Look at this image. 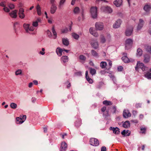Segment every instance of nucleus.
Here are the masks:
<instances>
[{"label": "nucleus", "mask_w": 151, "mask_h": 151, "mask_svg": "<svg viewBox=\"0 0 151 151\" xmlns=\"http://www.w3.org/2000/svg\"><path fill=\"white\" fill-rule=\"evenodd\" d=\"M68 31V29L65 28V29H62L61 30L62 33H67Z\"/></svg>", "instance_id": "nucleus-49"}, {"label": "nucleus", "mask_w": 151, "mask_h": 151, "mask_svg": "<svg viewBox=\"0 0 151 151\" xmlns=\"http://www.w3.org/2000/svg\"><path fill=\"white\" fill-rule=\"evenodd\" d=\"M93 36L96 37H97L99 36V35L97 32H94L92 34Z\"/></svg>", "instance_id": "nucleus-55"}, {"label": "nucleus", "mask_w": 151, "mask_h": 151, "mask_svg": "<svg viewBox=\"0 0 151 151\" xmlns=\"http://www.w3.org/2000/svg\"><path fill=\"white\" fill-rule=\"evenodd\" d=\"M72 35L73 37L76 40H78L79 37L78 35L75 33H72Z\"/></svg>", "instance_id": "nucleus-34"}, {"label": "nucleus", "mask_w": 151, "mask_h": 151, "mask_svg": "<svg viewBox=\"0 0 151 151\" xmlns=\"http://www.w3.org/2000/svg\"><path fill=\"white\" fill-rule=\"evenodd\" d=\"M101 151H106V147L105 146H103L101 148Z\"/></svg>", "instance_id": "nucleus-59"}, {"label": "nucleus", "mask_w": 151, "mask_h": 151, "mask_svg": "<svg viewBox=\"0 0 151 151\" xmlns=\"http://www.w3.org/2000/svg\"><path fill=\"white\" fill-rule=\"evenodd\" d=\"M24 12V10L23 8H21L19 9L18 14L19 17L21 19H23L25 17V15Z\"/></svg>", "instance_id": "nucleus-12"}, {"label": "nucleus", "mask_w": 151, "mask_h": 151, "mask_svg": "<svg viewBox=\"0 0 151 151\" xmlns=\"http://www.w3.org/2000/svg\"><path fill=\"white\" fill-rule=\"evenodd\" d=\"M130 134V132L128 130L126 131L125 130H124L121 132V134L122 135H126V136H129Z\"/></svg>", "instance_id": "nucleus-26"}, {"label": "nucleus", "mask_w": 151, "mask_h": 151, "mask_svg": "<svg viewBox=\"0 0 151 151\" xmlns=\"http://www.w3.org/2000/svg\"><path fill=\"white\" fill-rule=\"evenodd\" d=\"M47 34L48 36L49 37H51L52 36V35L51 32L48 30H47Z\"/></svg>", "instance_id": "nucleus-50"}, {"label": "nucleus", "mask_w": 151, "mask_h": 151, "mask_svg": "<svg viewBox=\"0 0 151 151\" xmlns=\"http://www.w3.org/2000/svg\"><path fill=\"white\" fill-rule=\"evenodd\" d=\"M29 24H23V27L25 29L27 32H29Z\"/></svg>", "instance_id": "nucleus-28"}, {"label": "nucleus", "mask_w": 151, "mask_h": 151, "mask_svg": "<svg viewBox=\"0 0 151 151\" xmlns=\"http://www.w3.org/2000/svg\"><path fill=\"white\" fill-rule=\"evenodd\" d=\"M91 55L93 57L97 58L99 56L98 53L95 50H92L91 51Z\"/></svg>", "instance_id": "nucleus-24"}, {"label": "nucleus", "mask_w": 151, "mask_h": 151, "mask_svg": "<svg viewBox=\"0 0 151 151\" xmlns=\"http://www.w3.org/2000/svg\"><path fill=\"white\" fill-rule=\"evenodd\" d=\"M55 0H50V4H51V5H56L55 3Z\"/></svg>", "instance_id": "nucleus-54"}, {"label": "nucleus", "mask_w": 151, "mask_h": 151, "mask_svg": "<svg viewBox=\"0 0 151 151\" xmlns=\"http://www.w3.org/2000/svg\"><path fill=\"white\" fill-rule=\"evenodd\" d=\"M106 106H103L101 109V111L102 112H104L106 110Z\"/></svg>", "instance_id": "nucleus-60"}, {"label": "nucleus", "mask_w": 151, "mask_h": 151, "mask_svg": "<svg viewBox=\"0 0 151 151\" xmlns=\"http://www.w3.org/2000/svg\"><path fill=\"white\" fill-rule=\"evenodd\" d=\"M87 80L90 83H93V81L92 79L90 78L89 77L86 78Z\"/></svg>", "instance_id": "nucleus-42"}, {"label": "nucleus", "mask_w": 151, "mask_h": 151, "mask_svg": "<svg viewBox=\"0 0 151 151\" xmlns=\"http://www.w3.org/2000/svg\"><path fill=\"white\" fill-rule=\"evenodd\" d=\"M10 106L12 109H15L17 107V105L15 103H12L10 104Z\"/></svg>", "instance_id": "nucleus-35"}, {"label": "nucleus", "mask_w": 151, "mask_h": 151, "mask_svg": "<svg viewBox=\"0 0 151 151\" xmlns=\"http://www.w3.org/2000/svg\"><path fill=\"white\" fill-rule=\"evenodd\" d=\"M33 83L35 85H37L38 84V81L37 80H34L33 81Z\"/></svg>", "instance_id": "nucleus-64"}, {"label": "nucleus", "mask_w": 151, "mask_h": 151, "mask_svg": "<svg viewBox=\"0 0 151 151\" xmlns=\"http://www.w3.org/2000/svg\"><path fill=\"white\" fill-rule=\"evenodd\" d=\"M150 56L147 54H145L144 56V62L145 63H147L150 60Z\"/></svg>", "instance_id": "nucleus-16"}, {"label": "nucleus", "mask_w": 151, "mask_h": 151, "mask_svg": "<svg viewBox=\"0 0 151 151\" xmlns=\"http://www.w3.org/2000/svg\"><path fill=\"white\" fill-rule=\"evenodd\" d=\"M123 127L125 128H127L130 127V123L129 121H126L123 124Z\"/></svg>", "instance_id": "nucleus-25"}, {"label": "nucleus", "mask_w": 151, "mask_h": 151, "mask_svg": "<svg viewBox=\"0 0 151 151\" xmlns=\"http://www.w3.org/2000/svg\"><path fill=\"white\" fill-rule=\"evenodd\" d=\"M90 142L91 145L94 146H98L99 145V142L98 140L95 138H91Z\"/></svg>", "instance_id": "nucleus-5"}, {"label": "nucleus", "mask_w": 151, "mask_h": 151, "mask_svg": "<svg viewBox=\"0 0 151 151\" xmlns=\"http://www.w3.org/2000/svg\"><path fill=\"white\" fill-rule=\"evenodd\" d=\"M20 117L21 118V119H22V120H23L24 122L25 120L26 119V116L25 115H23L22 116H20Z\"/></svg>", "instance_id": "nucleus-51"}, {"label": "nucleus", "mask_w": 151, "mask_h": 151, "mask_svg": "<svg viewBox=\"0 0 151 151\" xmlns=\"http://www.w3.org/2000/svg\"><path fill=\"white\" fill-rule=\"evenodd\" d=\"M133 44V40L130 38L126 40L125 41V49L127 50L131 49Z\"/></svg>", "instance_id": "nucleus-2"}, {"label": "nucleus", "mask_w": 151, "mask_h": 151, "mask_svg": "<svg viewBox=\"0 0 151 151\" xmlns=\"http://www.w3.org/2000/svg\"><path fill=\"white\" fill-rule=\"evenodd\" d=\"M38 23L37 22H33L32 24V25L33 26L36 27L38 26Z\"/></svg>", "instance_id": "nucleus-56"}, {"label": "nucleus", "mask_w": 151, "mask_h": 151, "mask_svg": "<svg viewBox=\"0 0 151 151\" xmlns=\"http://www.w3.org/2000/svg\"><path fill=\"white\" fill-rule=\"evenodd\" d=\"M34 28L33 27H29V32L28 33H29V31H32L34 30Z\"/></svg>", "instance_id": "nucleus-58"}, {"label": "nucleus", "mask_w": 151, "mask_h": 151, "mask_svg": "<svg viewBox=\"0 0 151 151\" xmlns=\"http://www.w3.org/2000/svg\"><path fill=\"white\" fill-rule=\"evenodd\" d=\"M90 73L92 75L95 74L96 73V70L94 68H90Z\"/></svg>", "instance_id": "nucleus-40"}, {"label": "nucleus", "mask_w": 151, "mask_h": 151, "mask_svg": "<svg viewBox=\"0 0 151 151\" xmlns=\"http://www.w3.org/2000/svg\"><path fill=\"white\" fill-rule=\"evenodd\" d=\"M1 6L4 7V8L6 6V2L5 1H2L0 3Z\"/></svg>", "instance_id": "nucleus-44"}, {"label": "nucleus", "mask_w": 151, "mask_h": 151, "mask_svg": "<svg viewBox=\"0 0 151 151\" xmlns=\"http://www.w3.org/2000/svg\"><path fill=\"white\" fill-rule=\"evenodd\" d=\"M62 43L63 45L67 46L69 45V42L68 39L67 38H62Z\"/></svg>", "instance_id": "nucleus-19"}, {"label": "nucleus", "mask_w": 151, "mask_h": 151, "mask_svg": "<svg viewBox=\"0 0 151 151\" xmlns=\"http://www.w3.org/2000/svg\"><path fill=\"white\" fill-rule=\"evenodd\" d=\"M52 31L54 35L53 38L54 39H55L57 37V34L55 29V28L54 27H53L52 28Z\"/></svg>", "instance_id": "nucleus-31"}, {"label": "nucleus", "mask_w": 151, "mask_h": 151, "mask_svg": "<svg viewBox=\"0 0 151 151\" xmlns=\"http://www.w3.org/2000/svg\"><path fill=\"white\" fill-rule=\"evenodd\" d=\"M143 9L146 12H149L151 9V5L150 4H147L144 6Z\"/></svg>", "instance_id": "nucleus-17"}, {"label": "nucleus", "mask_w": 151, "mask_h": 151, "mask_svg": "<svg viewBox=\"0 0 151 151\" xmlns=\"http://www.w3.org/2000/svg\"><path fill=\"white\" fill-rule=\"evenodd\" d=\"M65 0H60L58 6L59 9H61L62 7V6L64 3L65 2Z\"/></svg>", "instance_id": "nucleus-39"}, {"label": "nucleus", "mask_w": 151, "mask_h": 151, "mask_svg": "<svg viewBox=\"0 0 151 151\" xmlns=\"http://www.w3.org/2000/svg\"><path fill=\"white\" fill-rule=\"evenodd\" d=\"M133 31V28L132 26L130 27L127 28L125 32L126 35L127 36H129L131 35Z\"/></svg>", "instance_id": "nucleus-9"}, {"label": "nucleus", "mask_w": 151, "mask_h": 151, "mask_svg": "<svg viewBox=\"0 0 151 151\" xmlns=\"http://www.w3.org/2000/svg\"><path fill=\"white\" fill-rule=\"evenodd\" d=\"M22 73V71L21 70H18L16 72L15 74L17 75L20 74Z\"/></svg>", "instance_id": "nucleus-52"}, {"label": "nucleus", "mask_w": 151, "mask_h": 151, "mask_svg": "<svg viewBox=\"0 0 151 151\" xmlns=\"http://www.w3.org/2000/svg\"><path fill=\"white\" fill-rule=\"evenodd\" d=\"M146 129L145 128H140V130L141 131V133H145L146 132Z\"/></svg>", "instance_id": "nucleus-45"}, {"label": "nucleus", "mask_w": 151, "mask_h": 151, "mask_svg": "<svg viewBox=\"0 0 151 151\" xmlns=\"http://www.w3.org/2000/svg\"><path fill=\"white\" fill-rule=\"evenodd\" d=\"M142 54V51L140 48H138L137 50V56H140Z\"/></svg>", "instance_id": "nucleus-33"}, {"label": "nucleus", "mask_w": 151, "mask_h": 151, "mask_svg": "<svg viewBox=\"0 0 151 151\" xmlns=\"http://www.w3.org/2000/svg\"><path fill=\"white\" fill-rule=\"evenodd\" d=\"M95 26L96 30H102L104 28L103 24L100 22H96Z\"/></svg>", "instance_id": "nucleus-4"}, {"label": "nucleus", "mask_w": 151, "mask_h": 151, "mask_svg": "<svg viewBox=\"0 0 151 151\" xmlns=\"http://www.w3.org/2000/svg\"><path fill=\"white\" fill-rule=\"evenodd\" d=\"M37 12L38 14L39 15H40L41 14V8L39 5H37Z\"/></svg>", "instance_id": "nucleus-32"}, {"label": "nucleus", "mask_w": 151, "mask_h": 151, "mask_svg": "<svg viewBox=\"0 0 151 151\" xmlns=\"http://www.w3.org/2000/svg\"><path fill=\"white\" fill-rule=\"evenodd\" d=\"M6 12H9L10 11L9 9L6 6L5 7H4L3 9Z\"/></svg>", "instance_id": "nucleus-48"}, {"label": "nucleus", "mask_w": 151, "mask_h": 151, "mask_svg": "<svg viewBox=\"0 0 151 151\" xmlns=\"http://www.w3.org/2000/svg\"><path fill=\"white\" fill-rule=\"evenodd\" d=\"M67 147V144L65 142H63L61 144L60 151H65Z\"/></svg>", "instance_id": "nucleus-13"}, {"label": "nucleus", "mask_w": 151, "mask_h": 151, "mask_svg": "<svg viewBox=\"0 0 151 151\" xmlns=\"http://www.w3.org/2000/svg\"><path fill=\"white\" fill-rule=\"evenodd\" d=\"M127 53H124L123 54V56L122 58V60L125 63H128L129 62V60L127 57Z\"/></svg>", "instance_id": "nucleus-14"}, {"label": "nucleus", "mask_w": 151, "mask_h": 151, "mask_svg": "<svg viewBox=\"0 0 151 151\" xmlns=\"http://www.w3.org/2000/svg\"><path fill=\"white\" fill-rule=\"evenodd\" d=\"M107 63L105 62L102 61L100 63V66L102 68H106Z\"/></svg>", "instance_id": "nucleus-30"}, {"label": "nucleus", "mask_w": 151, "mask_h": 151, "mask_svg": "<svg viewBox=\"0 0 151 151\" xmlns=\"http://www.w3.org/2000/svg\"><path fill=\"white\" fill-rule=\"evenodd\" d=\"M80 11V9L78 7H76L73 10V12L75 14H78L79 13Z\"/></svg>", "instance_id": "nucleus-37"}, {"label": "nucleus", "mask_w": 151, "mask_h": 151, "mask_svg": "<svg viewBox=\"0 0 151 151\" xmlns=\"http://www.w3.org/2000/svg\"><path fill=\"white\" fill-rule=\"evenodd\" d=\"M21 118L17 117L16 118V120L17 121H18L19 122V124H21L24 122V121L22 120Z\"/></svg>", "instance_id": "nucleus-41"}, {"label": "nucleus", "mask_w": 151, "mask_h": 151, "mask_svg": "<svg viewBox=\"0 0 151 151\" xmlns=\"http://www.w3.org/2000/svg\"><path fill=\"white\" fill-rule=\"evenodd\" d=\"M61 60L64 63L68 62V58L67 56H63L61 58Z\"/></svg>", "instance_id": "nucleus-23"}, {"label": "nucleus", "mask_w": 151, "mask_h": 151, "mask_svg": "<svg viewBox=\"0 0 151 151\" xmlns=\"http://www.w3.org/2000/svg\"><path fill=\"white\" fill-rule=\"evenodd\" d=\"M103 85V83L102 82H100L97 85V88H100Z\"/></svg>", "instance_id": "nucleus-46"}, {"label": "nucleus", "mask_w": 151, "mask_h": 151, "mask_svg": "<svg viewBox=\"0 0 151 151\" xmlns=\"http://www.w3.org/2000/svg\"><path fill=\"white\" fill-rule=\"evenodd\" d=\"M144 24V20L142 19H140L139 20V23L137 27V30L139 31L143 27Z\"/></svg>", "instance_id": "nucleus-7"}, {"label": "nucleus", "mask_w": 151, "mask_h": 151, "mask_svg": "<svg viewBox=\"0 0 151 151\" xmlns=\"http://www.w3.org/2000/svg\"><path fill=\"white\" fill-rule=\"evenodd\" d=\"M101 42L102 43H104L106 42V39L102 35L100 36Z\"/></svg>", "instance_id": "nucleus-38"}, {"label": "nucleus", "mask_w": 151, "mask_h": 151, "mask_svg": "<svg viewBox=\"0 0 151 151\" xmlns=\"http://www.w3.org/2000/svg\"><path fill=\"white\" fill-rule=\"evenodd\" d=\"M57 7L56 5H51L50 7V13L52 14H54L56 11Z\"/></svg>", "instance_id": "nucleus-21"}, {"label": "nucleus", "mask_w": 151, "mask_h": 151, "mask_svg": "<svg viewBox=\"0 0 151 151\" xmlns=\"http://www.w3.org/2000/svg\"><path fill=\"white\" fill-rule=\"evenodd\" d=\"M101 10L104 12H108L109 13H111L112 11V9L109 6H104L101 8Z\"/></svg>", "instance_id": "nucleus-6"}, {"label": "nucleus", "mask_w": 151, "mask_h": 151, "mask_svg": "<svg viewBox=\"0 0 151 151\" xmlns=\"http://www.w3.org/2000/svg\"><path fill=\"white\" fill-rule=\"evenodd\" d=\"M117 69L119 71H121L123 69V67L122 66H120L118 67Z\"/></svg>", "instance_id": "nucleus-61"}, {"label": "nucleus", "mask_w": 151, "mask_h": 151, "mask_svg": "<svg viewBox=\"0 0 151 151\" xmlns=\"http://www.w3.org/2000/svg\"><path fill=\"white\" fill-rule=\"evenodd\" d=\"M18 11L17 10H15L12 11L11 12L9 13L10 16L14 18H16L17 17V13Z\"/></svg>", "instance_id": "nucleus-10"}, {"label": "nucleus", "mask_w": 151, "mask_h": 151, "mask_svg": "<svg viewBox=\"0 0 151 151\" xmlns=\"http://www.w3.org/2000/svg\"><path fill=\"white\" fill-rule=\"evenodd\" d=\"M63 51V49L60 48L58 47L56 50V52L58 55H59L60 56L62 55V52Z\"/></svg>", "instance_id": "nucleus-27"}, {"label": "nucleus", "mask_w": 151, "mask_h": 151, "mask_svg": "<svg viewBox=\"0 0 151 151\" xmlns=\"http://www.w3.org/2000/svg\"><path fill=\"white\" fill-rule=\"evenodd\" d=\"M103 103L105 105H111L113 103L111 101L105 100L103 101Z\"/></svg>", "instance_id": "nucleus-29"}, {"label": "nucleus", "mask_w": 151, "mask_h": 151, "mask_svg": "<svg viewBox=\"0 0 151 151\" xmlns=\"http://www.w3.org/2000/svg\"><path fill=\"white\" fill-rule=\"evenodd\" d=\"M89 32L92 35L95 31L93 30V28L91 27L89 29Z\"/></svg>", "instance_id": "nucleus-53"}, {"label": "nucleus", "mask_w": 151, "mask_h": 151, "mask_svg": "<svg viewBox=\"0 0 151 151\" xmlns=\"http://www.w3.org/2000/svg\"><path fill=\"white\" fill-rule=\"evenodd\" d=\"M97 8L96 7L92 6L90 9V13L93 18H95L96 17L97 14Z\"/></svg>", "instance_id": "nucleus-3"}, {"label": "nucleus", "mask_w": 151, "mask_h": 151, "mask_svg": "<svg viewBox=\"0 0 151 151\" xmlns=\"http://www.w3.org/2000/svg\"><path fill=\"white\" fill-rule=\"evenodd\" d=\"M81 124V120L80 119H78L75 122V126L77 128L79 127Z\"/></svg>", "instance_id": "nucleus-22"}, {"label": "nucleus", "mask_w": 151, "mask_h": 151, "mask_svg": "<svg viewBox=\"0 0 151 151\" xmlns=\"http://www.w3.org/2000/svg\"><path fill=\"white\" fill-rule=\"evenodd\" d=\"M112 110H113V113H116V107L115 106H113L112 108Z\"/></svg>", "instance_id": "nucleus-57"}, {"label": "nucleus", "mask_w": 151, "mask_h": 151, "mask_svg": "<svg viewBox=\"0 0 151 151\" xmlns=\"http://www.w3.org/2000/svg\"><path fill=\"white\" fill-rule=\"evenodd\" d=\"M8 6L11 9H13L14 8V4H9L8 5Z\"/></svg>", "instance_id": "nucleus-47"}, {"label": "nucleus", "mask_w": 151, "mask_h": 151, "mask_svg": "<svg viewBox=\"0 0 151 151\" xmlns=\"http://www.w3.org/2000/svg\"><path fill=\"white\" fill-rule=\"evenodd\" d=\"M80 60H86V57L83 55H81L79 56Z\"/></svg>", "instance_id": "nucleus-43"}, {"label": "nucleus", "mask_w": 151, "mask_h": 151, "mask_svg": "<svg viewBox=\"0 0 151 151\" xmlns=\"http://www.w3.org/2000/svg\"><path fill=\"white\" fill-rule=\"evenodd\" d=\"M135 106L136 108H138L140 107V105L139 104H137L135 105Z\"/></svg>", "instance_id": "nucleus-63"}, {"label": "nucleus", "mask_w": 151, "mask_h": 151, "mask_svg": "<svg viewBox=\"0 0 151 151\" xmlns=\"http://www.w3.org/2000/svg\"><path fill=\"white\" fill-rule=\"evenodd\" d=\"M146 49L148 52L151 54V46L147 45L146 47Z\"/></svg>", "instance_id": "nucleus-36"}, {"label": "nucleus", "mask_w": 151, "mask_h": 151, "mask_svg": "<svg viewBox=\"0 0 151 151\" xmlns=\"http://www.w3.org/2000/svg\"><path fill=\"white\" fill-rule=\"evenodd\" d=\"M110 130H112L113 133L115 134H119L120 133L119 129L117 127L115 128L114 127H110Z\"/></svg>", "instance_id": "nucleus-15"}, {"label": "nucleus", "mask_w": 151, "mask_h": 151, "mask_svg": "<svg viewBox=\"0 0 151 151\" xmlns=\"http://www.w3.org/2000/svg\"><path fill=\"white\" fill-rule=\"evenodd\" d=\"M123 115L124 117L128 118L131 116V114L128 110H124L123 111Z\"/></svg>", "instance_id": "nucleus-11"}, {"label": "nucleus", "mask_w": 151, "mask_h": 151, "mask_svg": "<svg viewBox=\"0 0 151 151\" xmlns=\"http://www.w3.org/2000/svg\"><path fill=\"white\" fill-rule=\"evenodd\" d=\"M121 23L122 21L121 20L118 19L113 25V28L115 29L118 28L120 27Z\"/></svg>", "instance_id": "nucleus-8"}, {"label": "nucleus", "mask_w": 151, "mask_h": 151, "mask_svg": "<svg viewBox=\"0 0 151 151\" xmlns=\"http://www.w3.org/2000/svg\"><path fill=\"white\" fill-rule=\"evenodd\" d=\"M91 46L95 49H97L99 47V44L97 42L92 41L91 42Z\"/></svg>", "instance_id": "nucleus-18"}, {"label": "nucleus", "mask_w": 151, "mask_h": 151, "mask_svg": "<svg viewBox=\"0 0 151 151\" xmlns=\"http://www.w3.org/2000/svg\"><path fill=\"white\" fill-rule=\"evenodd\" d=\"M122 0H116L114 2V4L116 6L119 7L122 5Z\"/></svg>", "instance_id": "nucleus-20"}, {"label": "nucleus", "mask_w": 151, "mask_h": 151, "mask_svg": "<svg viewBox=\"0 0 151 151\" xmlns=\"http://www.w3.org/2000/svg\"><path fill=\"white\" fill-rule=\"evenodd\" d=\"M100 1H103L104 2H107V1H106V0H96V3H98Z\"/></svg>", "instance_id": "nucleus-62"}, {"label": "nucleus", "mask_w": 151, "mask_h": 151, "mask_svg": "<svg viewBox=\"0 0 151 151\" xmlns=\"http://www.w3.org/2000/svg\"><path fill=\"white\" fill-rule=\"evenodd\" d=\"M139 68H140L143 71H146L147 73L145 74V77L148 79H151V69L148 70V68L145 66L143 63H140L137 62L135 68L136 70H137Z\"/></svg>", "instance_id": "nucleus-1"}]
</instances>
